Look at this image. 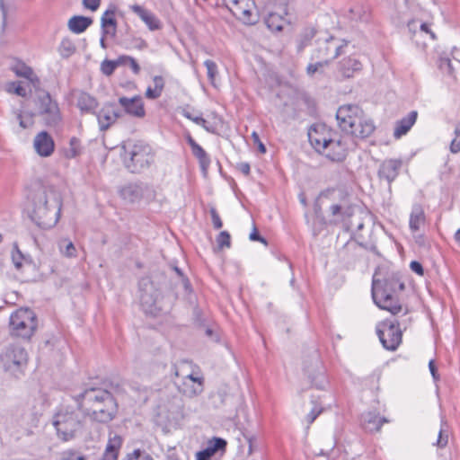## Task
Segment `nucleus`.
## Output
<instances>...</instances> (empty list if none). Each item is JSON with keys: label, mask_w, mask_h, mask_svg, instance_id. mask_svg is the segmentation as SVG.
Returning <instances> with one entry per match:
<instances>
[{"label": "nucleus", "mask_w": 460, "mask_h": 460, "mask_svg": "<svg viewBox=\"0 0 460 460\" xmlns=\"http://www.w3.org/2000/svg\"><path fill=\"white\" fill-rule=\"evenodd\" d=\"M155 422L157 428L161 429L164 434H169L172 429L171 413L164 407H158V411L155 417Z\"/></svg>", "instance_id": "473e14b6"}, {"label": "nucleus", "mask_w": 460, "mask_h": 460, "mask_svg": "<svg viewBox=\"0 0 460 460\" xmlns=\"http://www.w3.org/2000/svg\"><path fill=\"white\" fill-rule=\"evenodd\" d=\"M361 120L362 121H360V123H355V127L351 128L349 135L357 138L364 139L370 137L374 133L376 126L373 120L368 118L364 111L362 112Z\"/></svg>", "instance_id": "b1692460"}, {"label": "nucleus", "mask_w": 460, "mask_h": 460, "mask_svg": "<svg viewBox=\"0 0 460 460\" xmlns=\"http://www.w3.org/2000/svg\"><path fill=\"white\" fill-rule=\"evenodd\" d=\"M76 106L83 114H96L99 102L88 93L81 92L76 98Z\"/></svg>", "instance_id": "a878e982"}, {"label": "nucleus", "mask_w": 460, "mask_h": 460, "mask_svg": "<svg viewBox=\"0 0 460 460\" xmlns=\"http://www.w3.org/2000/svg\"><path fill=\"white\" fill-rule=\"evenodd\" d=\"M376 334L383 347L390 351L397 349L402 342V330L396 321L385 320L376 325Z\"/></svg>", "instance_id": "1a4fd4ad"}, {"label": "nucleus", "mask_w": 460, "mask_h": 460, "mask_svg": "<svg viewBox=\"0 0 460 460\" xmlns=\"http://www.w3.org/2000/svg\"><path fill=\"white\" fill-rule=\"evenodd\" d=\"M217 243L220 248H229L231 245V236L229 233L226 231H222L217 238Z\"/></svg>", "instance_id": "3c124183"}, {"label": "nucleus", "mask_w": 460, "mask_h": 460, "mask_svg": "<svg viewBox=\"0 0 460 460\" xmlns=\"http://www.w3.org/2000/svg\"><path fill=\"white\" fill-rule=\"evenodd\" d=\"M204 66L207 68V75L209 83L214 87H217V77H218V67L216 62L210 59H207L204 62Z\"/></svg>", "instance_id": "a19ab883"}, {"label": "nucleus", "mask_w": 460, "mask_h": 460, "mask_svg": "<svg viewBox=\"0 0 460 460\" xmlns=\"http://www.w3.org/2000/svg\"><path fill=\"white\" fill-rule=\"evenodd\" d=\"M323 409L319 406H314L311 411L306 415V421L308 425H311L316 418L321 414Z\"/></svg>", "instance_id": "052dcab7"}, {"label": "nucleus", "mask_w": 460, "mask_h": 460, "mask_svg": "<svg viewBox=\"0 0 460 460\" xmlns=\"http://www.w3.org/2000/svg\"><path fill=\"white\" fill-rule=\"evenodd\" d=\"M312 384L315 388L319 390L325 389L328 385V379L325 372L319 371L315 376L312 377Z\"/></svg>", "instance_id": "c03bdc74"}, {"label": "nucleus", "mask_w": 460, "mask_h": 460, "mask_svg": "<svg viewBox=\"0 0 460 460\" xmlns=\"http://www.w3.org/2000/svg\"><path fill=\"white\" fill-rule=\"evenodd\" d=\"M58 248L60 254L66 258H75L77 250L73 242L68 238H61L58 241Z\"/></svg>", "instance_id": "4c0bfd02"}, {"label": "nucleus", "mask_w": 460, "mask_h": 460, "mask_svg": "<svg viewBox=\"0 0 460 460\" xmlns=\"http://www.w3.org/2000/svg\"><path fill=\"white\" fill-rule=\"evenodd\" d=\"M267 27L272 31H280L288 23L287 18L278 13H270L265 20Z\"/></svg>", "instance_id": "c9c22d12"}, {"label": "nucleus", "mask_w": 460, "mask_h": 460, "mask_svg": "<svg viewBox=\"0 0 460 460\" xmlns=\"http://www.w3.org/2000/svg\"><path fill=\"white\" fill-rule=\"evenodd\" d=\"M93 22V20L84 16H73L69 19L68 29L76 34L84 32Z\"/></svg>", "instance_id": "f704fd0d"}, {"label": "nucleus", "mask_w": 460, "mask_h": 460, "mask_svg": "<svg viewBox=\"0 0 460 460\" xmlns=\"http://www.w3.org/2000/svg\"><path fill=\"white\" fill-rule=\"evenodd\" d=\"M9 326L13 336L30 340L37 329L36 314L30 308H19L11 314Z\"/></svg>", "instance_id": "39448f33"}, {"label": "nucleus", "mask_w": 460, "mask_h": 460, "mask_svg": "<svg viewBox=\"0 0 460 460\" xmlns=\"http://www.w3.org/2000/svg\"><path fill=\"white\" fill-rule=\"evenodd\" d=\"M186 140L190 146L192 155L199 161V167L204 175L208 173V170L211 164V159L208 154L199 146L190 134L186 135Z\"/></svg>", "instance_id": "5701e85b"}, {"label": "nucleus", "mask_w": 460, "mask_h": 460, "mask_svg": "<svg viewBox=\"0 0 460 460\" xmlns=\"http://www.w3.org/2000/svg\"><path fill=\"white\" fill-rule=\"evenodd\" d=\"M194 123L201 126L206 131L215 134L217 131V128L214 125L208 123L205 119L203 118H195Z\"/></svg>", "instance_id": "4d7b16f0"}, {"label": "nucleus", "mask_w": 460, "mask_h": 460, "mask_svg": "<svg viewBox=\"0 0 460 460\" xmlns=\"http://www.w3.org/2000/svg\"><path fill=\"white\" fill-rule=\"evenodd\" d=\"M129 8L146 23V25L151 31L159 28V21L152 12L138 4L130 5Z\"/></svg>", "instance_id": "c756f323"}, {"label": "nucleus", "mask_w": 460, "mask_h": 460, "mask_svg": "<svg viewBox=\"0 0 460 460\" xmlns=\"http://www.w3.org/2000/svg\"><path fill=\"white\" fill-rule=\"evenodd\" d=\"M125 165L133 173L147 170L155 162L152 147L142 141L128 142L123 146Z\"/></svg>", "instance_id": "20e7f679"}, {"label": "nucleus", "mask_w": 460, "mask_h": 460, "mask_svg": "<svg viewBox=\"0 0 460 460\" xmlns=\"http://www.w3.org/2000/svg\"><path fill=\"white\" fill-rule=\"evenodd\" d=\"M389 420L386 418L379 417L376 412H365L361 415V425L367 432L379 431L384 423Z\"/></svg>", "instance_id": "bb28decb"}, {"label": "nucleus", "mask_w": 460, "mask_h": 460, "mask_svg": "<svg viewBox=\"0 0 460 460\" xmlns=\"http://www.w3.org/2000/svg\"><path fill=\"white\" fill-rule=\"evenodd\" d=\"M154 86H148L146 91V97L148 99L158 98L164 89V82L162 76H155L153 80Z\"/></svg>", "instance_id": "ea45409f"}, {"label": "nucleus", "mask_w": 460, "mask_h": 460, "mask_svg": "<svg viewBox=\"0 0 460 460\" xmlns=\"http://www.w3.org/2000/svg\"><path fill=\"white\" fill-rule=\"evenodd\" d=\"M119 196L129 203L149 199L154 196L152 188L144 182H129L119 189Z\"/></svg>", "instance_id": "9b49d317"}, {"label": "nucleus", "mask_w": 460, "mask_h": 460, "mask_svg": "<svg viewBox=\"0 0 460 460\" xmlns=\"http://www.w3.org/2000/svg\"><path fill=\"white\" fill-rule=\"evenodd\" d=\"M95 115L98 119L100 129L104 131L121 117V112L115 110L114 103L108 102L105 103Z\"/></svg>", "instance_id": "6ab92c4d"}, {"label": "nucleus", "mask_w": 460, "mask_h": 460, "mask_svg": "<svg viewBox=\"0 0 460 460\" xmlns=\"http://www.w3.org/2000/svg\"><path fill=\"white\" fill-rule=\"evenodd\" d=\"M348 148L347 142L337 135L332 137L330 143L320 154H323L331 161L341 162L346 157Z\"/></svg>", "instance_id": "2eb2a0df"}, {"label": "nucleus", "mask_w": 460, "mask_h": 460, "mask_svg": "<svg viewBox=\"0 0 460 460\" xmlns=\"http://www.w3.org/2000/svg\"><path fill=\"white\" fill-rule=\"evenodd\" d=\"M252 137L253 140V143L258 146V149L261 154H264L266 152V147L263 145V143L261 141L260 137L256 131H253L252 133Z\"/></svg>", "instance_id": "e2e57ef3"}, {"label": "nucleus", "mask_w": 460, "mask_h": 460, "mask_svg": "<svg viewBox=\"0 0 460 460\" xmlns=\"http://www.w3.org/2000/svg\"><path fill=\"white\" fill-rule=\"evenodd\" d=\"M372 298L375 304L381 309L390 312L392 314H397L402 311V305L397 298L392 294L386 293L379 288V285L373 280Z\"/></svg>", "instance_id": "f8f14e48"}, {"label": "nucleus", "mask_w": 460, "mask_h": 460, "mask_svg": "<svg viewBox=\"0 0 460 460\" xmlns=\"http://www.w3.org/2000/svg\"><path fill=\"white\" fill-rule=\"evenodd\" d=\"M139 302L146 314L155 316L162 310L160 291L149 278H143L139 281Z\"/></svg>", "instance_id": "6e6552de"}, {"label": "nucleus", "mask_w": 460, "mask_h": 460, "mask_svg": "<svg viewBox=\"0 0 460 460\" xmlns=\"http://www.w3.org/2000/svg\"><path fill=\"white\" fill-rule=\"evenodd\" d=\"M426 223V215L420 204H414L409 218V227L412 233L418 232Z\"/></svg>", "instance_id": "c85d7f7f"}, {"label": "nucleus", "mask_w": 460, "mask_h": 460, "mask_svg": "<svg viewBox=\"0 0 460 460\" xmlns=\"http://www.w3.org/2000/svg\"><path fill=\"white\" fill-rule=\"evenodd\" d=\"M402 165V162L400 159H386L383 161L378 169L379 178L385 180L390 184L398 176Z\"/></svg>", "instance_id": "412c9836"}, {"label": "nucleus", "mask_w": 460, "mask_h": 460, "mask_svg": "<svg viewBox=\"0 0 460 460\" xmlns=\"http://www.w3.org/2000/svg\"><path fill=\"white\" fill-rule=\"evenodd\" d=\"M226 441L224 438L214 437L207 443V447L196 453V460H213V457L226 452Z\"/></svg>", "instance_id": "a211bd4d"}, {"label": "nucleus", "mask_w": 460, "mask_h": 460, "mask_svg": "<svg viewBox=\"0 0 460 460\" xmlns=\"http://www.w3.org/2000/svg\"><path fill=\"white\" fill-rule=\"evenodd\" d=\"M122 460H153V458L146 452L136 449L132 454H128Z\"/></svg>", "instance_id": "8fccbe9b"}, {"label": "nucleus", "mask_w": 460, "mask_h": 460, "mask_svg": "<svg viewBox=\"0 0 460 460\" xmlns=\"http://www.w3.org/2000/svg\"><path fill=\"white\" fill-rule=\"evenodd\" d=\"M72 398L79 403L86 416L95 421L107 423L117 415V401L106 389L86 387L81 393L72 395Z\"/></svg>", "instance_id": "f257e3e1"}, {"label": "nucleus", "mask_w": 460, "mask_h": 460, "mask_svg": "<svg viewBox=\"0 0 460 460\" xmlns=\"http://www.w3.org/2000/svg\"><path fill=\"white\" fill-rule=\"evenodd\" d=\"M360 249H361V246L358 245L356 242L349 241V242H347L345 243V245L342 247V249L340 252V255L345 259L346 257H348L349 255V253H354Z\"/></svg>", "instance_id": "49530a36"}, {"label": "nucleus", "mask_w": 460, "mask_h": 460, "mask_svg": "<svg viewBox=\"0 0 460 460\" xmlns=\"http://www.w3.org/2000/svg\"><path fill=\"white\" fill-rule=\"evenodd\" d=\"M363 110L356 104H345L341 106L336 112V119L340 128L349 135L355 123H360Z\"/></svg>", "instance_id": "9d476101"}, {"label": "nucleus", "mask_w": 460, "mask_h": 460, "mask_svg": "<svg viewBox=\"0 0 460 460\" xmlns=\"http://www.w3.org/2000/svg\"><path fill=\"white\" fill-rule=\"evenodd\" d=\"M253 5L254 2L252 0H240L238 6L233 10L232 13L243 22L253 23L255 22L252 13Z\"/></svg>", "instance_id": "cd10ccee"}, {"label": "nucleus", "mask_w": 460, "mask_h": 460, "mask_svg": "<svg viewBox=\"0 0 460 460\" xmlns=\"http://www.w3.org/2000/svg\"><path fill=\"white\" fill-rule=\"evenodd\" d=\"M33 146L39 155L48 157L53 154L55 143L47 131H41L34 137Z\"/></svg>", "instance_id": "4be33fe9"}, {"label": "nucleus", "mask_w": 460, "mask_h": 460, "mask_svg": "<svg viewBox=\"0 0 460 460\" xmlns=\"http://www.w3.org/2000/svg\"><path fill=\"white\" fill-rule=\"evenodd\" d=\"M190 407H186L185 404H177V410L174 411V420H183L190 412Z\"/></svg>", "instance_id": "5fc2aeb1"}, {"label": "nucleus", "mask_w": 460, "mask_h": 460, "mask_svg": "<svg viewBox=\"0 0 460 460\" xmlns=\"http://www.w3.org/2000/svg\"><path fill=\"white\" fill-rule=\"evenodd\" d=\"M314 37V33L311 32L310 34L308 35H305L298 42V45H297V50L298 52L302 51L309 43V41L311 40V39Z\"/></svg>", "instance_id": "680f3d73"}, {"label": "nucleus", "mask_w": 460, "mask_h": 460, "mask_svg": "<svg viewBox=\"0 0 460 460\" xmlns=\"http://www.w3.org/2000/svg\"><path fill=\"white\" fill-rule=\"evenodd\" d=\"M449 427L444 416L440 420V429L438 431L437 441L433 444L438 448H444L448 443Z\"/></svg>", "instance_id": "58836bf2"}, {"label": "nucleus", "mask_w": 460, "mask_h": 460, "mask_svg": "<svg viewBox=\"0 0 460 460\" xmlns=\"http://www.w3.org/2000/svg\"><path fill=\"white\" fill-rule=\"evenodd\" d=\"M101 0H83L85 8L96 11L100 6Z\"/></svg>", "instance_id": "0e129e2a"}, {"label": "nucleus", "mask_w": 460, "mask_h": 460, "mask_svg": "<svg viewBox=\"0 0 460 460\" xmlns=\"http://www.w3.org/2000/svg\"><path fill=\"white\" fill-rule=\"evenodd\" d=\"M179 111L188 119L194 122L195 118H202L199 113L194 112L190 107L179 108Z\"/></svg>", "instance_id": "13d9d810"}, {"label": "nucleus", "mask_w": 460, "mask_h": 460, "mask_svg": "<svg viewBox=\"0 0 460 460\" xmlns=\"http://www.w3.org/2000/svg\"><path fill=\"white\" fill-rule=\"evenodd\" d=\"M0 363L4 371L17 376L22 373L27 366L28 353L19 344H9L0 353Z\"/></svg>", "instance_id": "423d86ee"}, {"label": "nucleus", "mask_w": 460, "mask_h": 460, "mask_svg": "<svg viewBox=\"0 0 460 460\" xmlns=\"http://www.w3.org/2000/svg\"><path fill=\"white\" fill-rule=\"evenodd\" d=\"M15 118L17 121L19 122V125L22 128H30L33 121L31 116H26L24 117L22 112H15Z\"/></svg>", "instance_id": "864d4df0"}, {"label": "nucleus", "mask_w": 460, "mask_h": 460, "mask_svg": "<svg viewBox=\"0 0 460 460\" xmlns=\"http://www.w3.org/2000/svg\"><path fill=\"white\" fill-rule=\"evenodd\" d=\"M410 268L411 270L415 272L416 274H418L419 276H423L424 274V270H423V267L422 265L417 261H413L410 263Z\"/></svg>", "instance_id": "69168bd1"}, {"label": "nucleus", "mask_w": 460, "mask_h": 460, "mask_svg": "<svg viewBox=\"0 0 460 460\" xmlns=\"http://www.w3.org/2000/svg\"><path fill=\"white\" fill-rule=\"evenodd\" d=\"M249 238L251 241H258L265 245L268 244L266 239L259 234L256 227H254L252 232L250 234Z\"/></svg>", "instance_id": "338daca9"}, {"label": "nucleus", "mask_w": 460, "mask_h": 460, "mask_svg": "<svg viewBox=\"0 0 460 460\" xmlns=\"http://www.w3.org/2000/svg\"><path fill=\"white\" fill-rule=\"evenodd\" d=\"M58 51L61 57L67 58L75 52V46L69 39H64Z\"/></svg>", "instance_id": "79ce46f5"}, {"label": "nucleus", "mask_w": 460, "mask_h": 460, "mask_svg": "<svg viewBox=\"0 0 460 460\" xmlns=\"http://www.w3.org/2000/svg\"><path fill=\"white\" fill-rule=\"evenodd\" d=\"M37 105L39 114L46 126L52 128H60L62 127L63 117L60 108L56 100L52 99L49 93L41 91L37 97Z\"/></svg>", "instance_id": "0eeeda50"}, {"label": "nucleus", "mask_w": 460, "mask_h": 460, "mask_svg": "<svg viewBox=\"0 0 460 460\" xmlns=\"http://www.w3.org/2000/svg\"><path fill=\"white\" fill-rule=\"evenodd\" d=\"M336 136L337 132L324 124L314 125L308 130L309 142L318 153H321L330 143L332 137Z\"/></svg>", "instance_id": "ddd939ff"}, {"label": "nucleus", "mask_w": 460, "mask_h": 460, "mask_svg": "<svg viewBox=\"0 0 460 460\" xmlns=\"http://www.w3.org/2000/svg\"><path fill=\"white\" fill-rule=\"evenodd\" d=\"M119 66H129L135 75H137L140 72V66L137 64V60L130 56L119 57Z\"/></svg>", "instance_id": "37998d69"}, {"label": "nucleus", "mask_w": 460, "mask_h": 460, "mask_svg": "<svg viewBox=\"0 0 460 460\" xmlns=\"http://www.w3.org/2000/svg\"><path fill=\"white\" fill-rule=\"evenodd\" d=\"M23 259H24V257H23L22 253L18 249V247L15 246L12 252V261H13L14 267L17 270H20L22 268Z\"/></svg>", "instance_id": "603ef678"}, {"label": "nucleus", "mask_w": 460, "mask_h": 460, "mask_svg": "<svg viewBox=\"0 0 460 460\" xmlns=\"http://www.w3.org/2000/svg\"><path fill=\"white\" fill-rule=\"evenodd\" d=\"M342 48L343 45L340 44L335 38L330 37L323 42L319 43L318 49L313 55V58L328 59L330 62L341 55Z\"/></svg>", "instance_id": "dca6fc26"}, {"label": "nucleus", "mask_w": 460, "mask_h": 460, "mask_svg": "<svg viewBox=\"0 0 460 460\" xmlns=\"http://www.w3.org/2000/svg\"><path fill=\"white\" fill-rule=\"evenodd\" d=\"M122 442L123 439L119 435L110 432L104 454L100 460H118Z\"/></svg>", "instance_id": "393cba45"}, {"label": "nucleus", "mask_w": 460, "mask_h": 460, "mask_svg": "<svg viewBox=\"0 0 460 460\" xmlns=\"http://www.w3.org/2000/svg\"><path fill=\"white\" fill-rule=\"evenodd\" d=\"M194 371L187 374L182 383L178 385V390L187 398H193L203 391V378L195 377Z\"/></svg>", "instance_id": "f3484780"}, {"label": "nucleus", "mask_w": 460, "mask_h": 460, "mask_svg": "<svg viewBox=\"0 0 460 460\" xmlns=\"http://www.w3.org/2000/svg\"><path fill=\"white\" fill-rule=\"evenodd\" d=\"M118 66H119V58L116 60H104L102 63L101 69L105 75H111Z\"/></svg>", "instance_id": "a18cd8bd"}, {"label": "nucleus", "mask_w": 460, "mask_h": 460, "mask_svg": "<svg viewBox=\"0 0 460 460\" xmlns=\"http://www.w3.org/2000/svg\"><path fill=\"white\" fill-rule=\"evenodd\" d=\"M174 286L177 288V296H181L188 304L194 305L196 296L191 284L182 270L176 266H174Z\"/></svg>", "instance_id": "4468645a"}, {"label": "nucleus", "mask_w": 460, "mask_h": 460, "mask_svg": "<svg viewBox=\"0 0 460 460\" xmlns=\"http://www.w3.org/2000/svg\"><path fill=\"white\" fill-rule=\"evenodd\" d=\"M59 460H87V458L80 452L69 449L61 453Z\"/></svg>", "instance_id": "de8ad7c7"}, {"label": "nucleus", "mask_w": 460, "mask_h": 460, "mask_svg": "<svg viewBox=\"0 0 460 460\" xmlns=\"http://www.w3.org/2000/svg\"><path fill=\"white\" fill-rule=\"evenodd\" d=\"M114 10H107L102 14L101 19V24L103 35L114 36L116 34L117 22L114 18Z\"/></svg>", "instance_id": "72a5a7b5"}, {"label": "nucleus", "mask_w": 460, "mask_h": 460, "mask_svg": "<svg viewBox=\"0 0 460 460\" xmlns=\"http://www.w3.org/2000/svg\"><path fill=\"white\" fill-rule=\"evenodd\" d=\"M330 211L332 216V223L340 224L345 223L347 218L351 216L349 208H342L341 205L333 204L330 207Z\"/></svg>", "instance_id": "e433bc0d"}, {"label": "nucleus", "mask_w": 460, "mask_h": 460, "mask_svg": "<svg viewBox=\"0 0 460 460\" xmlns=\"http://www.w3.org/2000/svg\"><path fill=\"white\" fill-rule=\"evenodd\" d=\"M209 212L214 228L220 229L223 226V223L217 209L214 207H212L210 208Z\"/></svg>", "instance_id": "bf43d9fd"}, {"label": "nucleus", "mask_w": 460, "mask_h": 460, "mask_svg": "<svg viewBox=\"0 0 460 460\" xmlns=\"http://www.w3.org/2000/svg\"><path fill=\"white\" fill-rule=\"evenodd\" d=\"M119 103L123 108L125 113L138 119H142L146 115L144 102L140 96H134L132 98L120 97Z\"/></svg>", "instance_id": "aec40b11"}, {"label": "nucleus", "mask_w": 460, "mask_h": 460, "mask_svg": "<svg viewBox=\"0 0 460 460\" xmlns=\"http://www.w3.org/2000/svg\"><path fill=\"white\" fill-rule=\"evenodd\" d=\"M329 65V60H322L319 62H316L314 64H309L306 67V72L308 75H313L315 74L320 68L323 67L324 66Z\"/></svg>", "instance_id": "6e6d98bb"}, {"label": "nucleus", "mask_w": 460, "mask_h": 460, "mask_svg": "<svg viewBox=\"0 0 460 460\" xmlns=\"http://www.w3.org/2000/svg\"><path fill=\"white\" fill-rule=\"evenodd\" d=\"M417 117V111H412L406 117L398 120L394 128V137L400 138L402 136L405 135L415 124Z\"/></svg>", "instance_id": "7c9ffc66"}, {"label": "nucleus", "mask_w": 460, "mask_h": 460, "mask_svg": "<svg viewBox=\"0 0 460 460\" xmlns=\"http://www.w3.org/2000/svg\"><path fill=\"white\" fill-rule=\"evenodd\" d=\"M362 65L359 60L352 58H343L339 64V71L345 78H349L354 75L356 72L360 71Z\"/></svg>", "instance_id": "2f4dec72"}, {"label": "nucleus", "mask_w": 460, "mask_h": 460, "mask_svg": "<svg viewBox=\"0 0 460 460\" xmlns=\"http://www.w3.org/2000/svg\"><path fill=\"white\" fill-rule=\"evenodd\" d=\"M52 425L57 437L62 441H70L83 437L87 430V416L79 403L61 404L52 417Z\"/></svg>", "instance_id": "f03ea898"}, {"label": "nucleus", "mask_w": 460, "mask_h": 460, "mask_svg": "<svg viewBox=\"0 0 460 460\" xmlns=\"http://www.w3.org/2000/svg\"><path fill=\"white\" fill-rule=\"evenodd\" d=\"M60 211L59 197L54 192L40 191L34 197L30 217L39 227L51 228L58 223Z\"/></svg>", "instance_id": "7ed1b4c3"}, {"label": "nucleus", "mask_w": 460, "mask_h": 460, "mask_svg": "<svg viewBox=\"0 0 460 460\" xmlns=\"http://www.w3.org/2000/svg\"><path fill=\"white\" fill-rule=\"evenodd\" d=\"M69 149L66 151V156L67 158H75L80 153V141L76 137H72L69 141Z\"/></svg>", "instance_id": "09e8293b"}, {"label": "nucleus", "mask_w": 460, "mask_h": 460, "mask_svg": "<svg viewBox=\"0 0 460 460\" xmlns=\"http://www.w3.org/2000/svg\"><path fill=\"white\" fill-rule=\"evenodd\" d=\"M450 151L453 154H457L460 151V138L455 137L451 141Z\"/></svg>", "instance_id": "774afa93"}]
</instances>
